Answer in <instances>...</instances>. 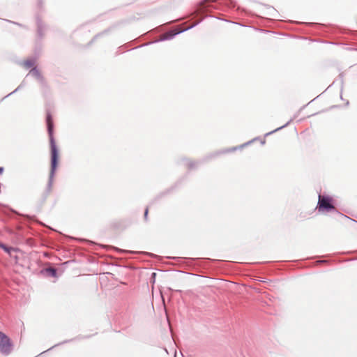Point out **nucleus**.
Wrapping results in <instances>:
<instances>
[{
  "label": "nucleus",
  "instance_id": "1",
  "mask_svg": "<svg viewBox=\"0 0 357 357\" xmlns=\"http://www.w3.org/2000/svg\"><path fill=\"white\" fill-rule=\"evenodd\" d=\"M47 125L50 137V149H51V177L53 176L54 172L57 167L59 151L56 147L55 140L53 136V120L52 115L48 113L47 114Z\"/></svg>",
  "mask_w": 357,
  "mask_h": 357
},
{
  "label": "nucleus",
  "instance_id": "2",
  "mask_svg": "<svg viewBox=\"0 0 357 357\" xmlns=\"http://www.w3.org/2000/svg\"><path fill=\"white\" fill-rule=\"evenodd\" d=\"M318 208L319 211H331L334 208L331 204V198L319 195L318 202Z\"/></svg>",
  "mask_w": 357,
  "mask_h": 357
},
{
  "label": "nucleus",
  "instance_id": "3",
  "mask_svg": "<svg viewBox=\"0 0 357 357\" xmlns=\"http://www.w3.org/2000/svg\"><path fill=\"white\" fill-rule=\"evenodd\" d=\"M10 351V344L8 337L0 332V351L4 354H8Z\"/></svg>",
  "mask_w": 357,
  "mask_h": 357
},
{
  "label": "nucleus",
  "instance_id": "4",
  "mask_svg": "<svg viewBox=\"0 0 357 357\" xmlns=\"http://www.w3.org/2000/svg\"><path fill=\"white\" fill-rule=\"evenodd\" d=\"M35 65V60L33 59H28L22 61V66L26 68L29 69L32 68Z\"/></svg>",
  "mask_w": 357,
  "mask_h": 357
},
{
  "label": "nucleus",
  "instance_id": "5",
  "mask_svg": "<svg viewBox=\"0 0 357 357\" xmlns=\"http://www.w3.org/2000/svg\"><path fill=\"white\" fill-rule=\"evenodd\" d=\"M30 73L36 77L38 79L40 80V81H43V77L42 76L40 72L36 68H33L31 70H30Z\"/></svg>",
  "mask_w": 357,
  "mask_h": 357
},
{
  "label": "nucleus",
  "instance_id": "6",
  "mask_svg": "<svg viewBox=\"0 0 357 357\" xmlns=\"http://www.w3.org/2000/svg\"><path fill=\"white\" fill-rule=\"evenodd\" d=\"M0 248H2L5 252L10 253L12 250H13L12 248L7 247L4 244L0 243Z\"/></svg>",
  "mask_w": 357,
  "mask_h": 357
},
{
  "label": "nucleus",
  "instance_id": "7",
  "mask_svg": "<svg viewBox=\"0 0 357 357\" xmlns=\"http://www.w3.org/2000/svg\"><path fill=\"white\" fill-rule=\"evenodd\" d=\"M148 214H149V208H146L145 211H144V219L146 220H147V219H148Z\"/></svg>",
  "mask_w": 357,
  "mask_h": 357
},
{
  "label": "nucleus",
  "instance_id": "8",
  "mask_svg": "<svg viewBox=\"0 0 357 357\" xmlns=\"http://www.w3.org/2000/svg\"><path fill=\"white\" fill-rule=\"evenodd\" d=\"M48 271H50L52 275H56V270L54 268H50V269H48Z\"/></svg>",
  "mask_w": 357,
  "mask_h": 357
},
{
  "label": "nucleus",
  "instance_id": "9",
  "mask_svg": "<svg viewBox=\"0 0 357 357\" xmlns=\"http://www.w3.org/2000/svg\"><path fill=\"white\" fill-rule=\"evenodd\" d=\"M3 171V169L2 168H0V173H1Z\"/></svg>",
  "mask_w": 357,
  "mask_h": 357
}]
</instances>
